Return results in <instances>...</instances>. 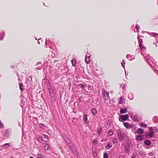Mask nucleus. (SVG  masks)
<instances>
[{
	"label": "nucleus",
	"instance_id": "b1692460",
	"mask_svg": "<svg viewBox=\"0 0 158 158\" xmlns=\"http://www.w3.org/2000/svg\"><path fill=\"white\" fill-rule=\"evenodd\" d=\"M157 117L156 116H154L153 118V120L155 121L156 123H157L158 122V121L156 120Z\"/></svg>",
	"mask_w": 158,
	"mask_h": 158
},
{
	"label": "nucleus",
	"instance_id": "a211bd4d",
	"mask_svg": "<svg viewBox=\"0 0 158 158\" xmlns=\"http://www.w3.org/2000/svg\"><path fill=\"white\" fill-rule=\"evenodd\" d=\"M112 146V143H109L108 145L106 147V148L107 149H109Z\"/></svg>",
	"mask_w": 158,
	"mask_h": 158
},
{
	"label": "nucleus",
	"instance_id": "f257e3e1",
	"mask_svg": "<svg viewBox=\"0 0 158 158\" xmlns=\"http://www.w3.org/2000/svg\"><path fill=\"white\" fill-rule=\"evenodd\" d=\"M118 137L120 141H123L124 140V132L122 131H118L117 132Z\"/></svg>",
	"mask_w": 158,
	"mask_h": 158
},
{
	"label": "nucleus",
	"instance_id": "4be33fe9",
	"mask_svg": "<svg viewBox=\"0 0 158 158\" xmlns=\"http://www.w3.org/2000/svg\"><path fill=\"white\" fill-rule=\"evenodd\" d=\"M103 158H108V153H106L104 154L103 155Z\"/></svg>",
	"mask_w": 158,
	"mask_h": 158
},
{
	"label": "nucleus",
	"instance_id": "dca6fc26",
	"mask_svg": "<svg viewBox=\"0 0 158 158\" xmlns=\"http://www.w3.org/2000/svg\"><path fill=\"white\" fill-rule=\"evenodd\" d=\"M71 61L73 66H75L76 64V60L74 59H73L71 60Z\"/></svg>",
	"mask_w": 158,
	"mask_h": 158
},
{
	"label": "nucleus",
	"instance_id": "0eeeda50",
	"mask_svg": "<svg viewBox=\"0 0 158 158\" xmlns=\"http://www.w3.org/2000/svg\"><path fill=\"white\" fill-rule=\"evenodd\" d=\"M127 112V109L126 108H121L120 112L121 114H124L126 113Z\"/></svg>",
	"mask_w": 158,
	"mask_h": 158
},
{
	"label": "nucleus",
	"instance_id": "9b49d317",
	"mask_svg": "<svg viewBox=\"0 0 158 158\" xmlns=\"http://www.w3.org/2000/svg\"><path fill=\"white\" fill-rule=\"evenodd\" d=\"M50 148V147L49 144H44L43 148L45 150H47Z\"/></svg>",
	"mask_w": 158,
	"mask_h": 158
},
{
	"label": "nucleus",
	"instance_id": "e433bc0d",
	"mask_svg": "<svg viewBox=\"0 0 158 158\" xmlns=\"http://www.w3.org/2000/svg\"><path fill=\"white\" fill-rule=\"evenodd\" d=\"M29 158H34L33 157H32V156H31V157H30Z\"/></svg>",
	"mask_w": 158,
	"mask_h": 158
},
{
	"label": "nucleus",
	"instance_id": "473e14b6",
	"mask_svg": "<svg viewBox=\"0 0 158 158\" xmlns=\"http://www.w3.org/2000/svg\"><path fill=\"white\" fill-rule=\"evenodd\" d=\"M4 127L3 124L0 122V128H2Z\"/></svg>",
	"mask_w": 158,
	"mask_h": 158
},
{
	"label": "nucleus",
	"instance_id": "7c9ffc66",
	"mask_svg": "<svg viewBox=\"0 0 158 158\" xmlns=\"http://www.w3.org/2000/svg\"><path fill=\"white\" fill-rule=\"evenodd\" d=\"M40 126L41 128H43L44 126V125L43 124H40Z\"/></svg>",
	"mask_w": 158,
	"mask_h": 158
},
{
	"label": "nucleus",
	"instance_id": "2eb2a0df",
	"mask_svg": "<svg viewBox=\"0 0 158 158\" xmlns=\"http://www.w3.org/2000/svg\"><path fill=\"white\" fill-rule=\"evenodd\" d=\"M91 112L94 114H95L97 112V110L95 109H92L91 110Z\"/></svg>",
	"mask_w": 158,
	"mask_h": 158
},
{
	"label": "nucleus",
	"instance_id": "4468645a",
	"mask_svg": "<svg viewBox=\"0 0 158 158\" xmlns=\"http://www.w3.org/2000/svg\"><path fill=\"white\" fill-rule=\"evenodd\" d=\"M144 143L145 144L149 146L151 143V142L150 141L147 140L144 141Z\"/></svg>",
	"mask_w": 158,
	"mask_h": 158
},
{
	"label": "nucleus",
	"instance_id": "7ed1b4c3",
	"mask_svg": "<svg viewBox=\"0 0 158 158\" xmlns=\"http://www.w3.org/2000/svg\"><path fill=\"white\" fill-rule=\"evenodd\" d=\"M11 130L10 129L8 128L6 130L5 132L6 136L8 138L10 137V134L11 133Z\"/></svg>",
	"mask_w": 158,
	"mask_h": 158
},
{
	"label": "nucleus",
	"instance_id": "f8f14e48",
	"mask_svg": "<svg viewBox=\"0 0 158 158\" xmlns=\"http://www.w3.org/2000/svg\"><path fill=\"white\" fill-rule=\"evenodd\" d=\"M136 132L139 134H142L143 133V130L141 128H138Z\"/></svg>",
	"mask_w": 158,
	"mask_h": 158
},
{
	"label": "nucleus",
	"instance_id": "cd10ccee",
	"mask_svg": "<svg viewBox=\"0 0 158 158\" xmlns=\"http://www.w3.org/2000/svg\"><path fill=\"white\" fill-rule=\"evenodd\" d=\"M118 142V140L116 138H114L113 139V142L114 143H117Z\"/></svg>",
	"mask_w": 158,
	"mask_h": 158
},
{
	"label": "nucleus",
	"instance_id": "9d476101",
	"mask_svg": "<svg viewBox=\"0 0 158 158\" xmlns=\"http://www.w3.org/2000/svg\"><path fill=\"white\" fill-rule=\"evenodd\" d=\"M149 129L150 130V133L148 134V136L150 137H151L152 136L154 132L153 131V129L152 127H150Z\"/></svg>",
	"mask_w": 158,
	"mask_h": 158
},
{
	"label": "nucleus",
	"instance_id": "5701e85b",
	"mask_svg": "<svg viewBox=\"0 0 158 158\" xmlns=\"http://www.w3.org/2000/svg\"><path fill=\"white\" fill-rule=\"evenodd\" d=\"M136 27L137 29V32H139V29L140 28L139 26L138 25H136Z\"/></svg>",
	"mask_w": 158,
	"mask_h": 158
},
{
	"label": "nucleus",
	"instance_id": "20e7f679",
	"mask_svg": "<svg viewBox=\"0 0 158 158\" xmlns=\"http://www.w3.org/2000/svg\"><path fill=\"white\" fill-rule=\"evenodd\" d=\"M123 123L124 127L127 129H129L133 127V126L132 125H131L127 122H123Z\"/></svg>",
	"mask_w": 158,
	"mask_h": 158
},
{
	"label": "nucleus",
	"instance_id": "6ab92c4d",
	"mask_svg": "<svg viewBox=\"0 0 158 158\" xmlns=\"http://www.w3.org/2000/svg\"><path fill=\"white\" fill-rule=\"evenodd\" d=\"M93 155L94 157H95L97 156V152L95 150H93Z\"/></svg>",
	"mask_w": 158,
	"mask_h": 158
},
{
	"label": "nucleus",
	"instance_id": "ddd939ff",
	"mask_svg": "<svg viewBox=\"0 0 158 158\" xmlns=\"http://www.w3.org/2000/svg\"><path fill=\"white\" fill-rule=\"evenodd\" d=\"M136 138L137 140L141 141L143 139V136L139 135L137 136Z\"/></svg>",
	"mask_w": 158,
	"mask_h": 158
},
{
	"label": "nucleus",
	"instance_id": "393cba45",
	"mask_svg": "<svg viewBox=\"0 0 158 158\" xmlns=\"http://www.w3.org/2000/svg\"><path fill=\"white\" fill-rule=\"evenodd\" d=\"M19 87L20 89L22 91L23 90V89L22 88V86H23L22 84V83H19Z\"/></svg>",
	"mask_w": 158,
	"mask_h": 158
},
{
	"label": "nucleus",
	"instance_id": "6e6552de",
	"mask_svg": "<svg viewBox=\"0 0 158 158\" xmlns=\"http://www.w3.org/2000/svg\"><path fill=\"white\" fill-rule=\"evenodd\" d=\"M124 98L123 97H121L118 99V104H121L124 103Z\"/></svg>",
	"mask_w": 158,
	"mask_h": 158
},
{
	"label": "nucleus",
	"instance_id": "c756f323",
	"mask_svg": "<svg viewBox=\"0 0 158 158\" xmlns=\"http://www.w3.org/2000/svg\"><path fill=\"white\" fill-rule=\"evenodd\" d=\"M7 146V148H8L9 147V144L8 143H5V144H4L3 146H2V147H4V146Z\"/></svg>",
	"mask_w": 158,
	"mask_h": 158
},
{
	"label": "nucleus",
	"instance_id": "1a4fd4ad",
	"mask_svg": "<svg viewBox=\"0 0 158 158\" xmlns=\"http://www.w3.org/2000/svg\"><path fill=\"white\" fill-rule=\"evenodd\" d=\"M83 120H84V123H88L89 122L87 116L86 114H84L83 115Z\"/></svg>",
	"mask_w": 158,
	"mask_h": 158
},
{
	"label": "nucleus",
	"instance_id": "f3484780",
	"mask_svg": "<svg viewBox=\"0 0 158 158\" xmlns=\"http://www.w3.org/2000/svg\"><path fill=\"white\" fill-rule=\"evenodd\" d=\"M140 126L141 127H143L144 128H146L147 126V125L146 124L144 123H141L140 124Z\"/></svg>",
	"mask_w": 158,
	"mask_h": 158
},
{
	"label": "nucleus",
	"instance_id": "f03ea898",
	"mask_svg": "<svg viewBox=\"0 0 158 158\" xmlns=\"http://www.w3.org/2000/svg\"><path fill=\"white\" fill-rule=\"evenodd\" d=\"M129 118L128 114L122 115L119 117V121L121 122L127 120Z\"/></svg>",
	"mask_w": 158,
	"mask_h": 158
},
{
	"label": "nucleus",
	"instance_id": "412c9836",
	"mask_svg": "<svg viewBox=\"0 0 158 158\" xmlns=\"http://www.w3.org/2000/svg\"><path fill=\"white\" fill-rule=\"evenodd\" d=\"M102 129L101 128H98L97 129V132L99 135H100L101 132L102 131Z\"/></svg>",
	"mask_w": 158,
	"mask_h": 158
},
{
	"label": "nucleus",
	"instance_id": "c9c22d12",
	"mask_svg": "<svg viewBox=\"0 0 158 158\" xmlns=\"http://www.w3.org/2000/svg\"><path fill=\"white\" fill-rule=\"evenodd\" d=\"M123 64H122V66L123 68H124V67L123 66Z\"/></svg>",
	"mask_w": 158,
	"mask_h": 158
},
{
	"label": "nucleus",
	"instance_id": "a878e982",
	"mask_svg": "<svg viewBox=\"0 0 158 158\" xmlns=\"http://www.w3.org/2000/svg\"><path fill=\"white\" fill-rule=\"evenodd\" d=\"M85 61H86V63L87 64H88L89 63V62H90L89 60V59H88H88L87 58L86 56V58H85Z\"/></svg>",
	"mask_w": 158,
	"mask_h": 158
},
{
	"label": "nucleus",
	"instance_id": "39448f33",
	"mask_svg": "<svg viewBox=\"0 0 158 158\" xmlns=\"http://www.w3.org/2000/svg\"><path fill=\"white\" fill-rule=\"evenodd\" d=\"M41 138L45 142H48L49 141V138L48 136L45 135H43L41 137Z\"/></svg>",
	"mask_w": 158,
	"mask_h": 158
},
{
	"label": "nucleus",
	"instance_id": "f704fd0d",
	"mask_svg": "<svg viewBox=\"0 0 158 158\" xmlns=\"http://www.w3.org/2000/svg\"><path fill=\"white\" fill-rule=\"evenodd\" d=\"M123 64H122V66L123 68H124V67L123 66Z\"/></svg>",
	"mask_w": 158,
	"mask_h": 158
},
{
	"label": "nucleus",
	"instance_id": "aec40b11",
	"mask_svg": "<svg viewBox=\"0 0 158 158\" xmlns=\"http://www.w3.org/2000/svg\"><path fill=\"white\" fill-rule=\"evenodd\" d=\"M113 131L112 130H110L108 131V134L109 136H110L113 134Z\"/></svg>",
	"mask_w": 158,
	"mask_h": 158
},
{
	"label": "nucleus",
	"instance_id": "c85d7f7f",
	"mask_svg": "<svg viewBox=\"0 0 158 158\" xmlns=\"http://www.w3.org/2000/svg\"><path fill=\"white\" fill-rule=\"evenodd\" d=\"M98 143V141L96 139H94L93 140V143L94 144H97Z\"/></svg>",
	"mask_w": 158,
	"mask_h": 158
},
{
	"label": "nucleus",
	"instance_id": "72a5a7b5",
	"mask_svg": "<svg viewBox=\"0 0 158 158\" xmlns=\"http://www.w3.org/2000/svg\"><path fill=\"white\" fill-rule=\"evenodd\" d=\"M132 158H135V156H133V155L132 156Z\"/></svg>",
	"mask_w": 158,
	"mask_h": 158
},
{
	"label": "nucleus",
	"instance_id": "423d86ee",
	"mask_svg": "<svg viewBox=\"0 0 158 158\" xmlns=\"http://www.w3.org/2000/svg\"><path fill=\"white\" fill-rule=\"evenodd\" d=\"M103 97L105 101H107L108 99V94L106 92H103Z\"/></svg>",
	"mask_w": 158,
	"mask_h": 158
},
{
	"label": "nucleus",
	"instance_id": "2f4dec72",
	"mask_svg": "<svg viewBox=\"0 0 158 158\" xmlns=\"http://www.w3.org/2000/svg\"><path fill=\"white\" fill-rule=\"evenodd\" d=\"M38 158H42V155L40 154H38Z\"/></svg>",
	"mask_w": 158,
	"mask_h": 158
},
{
	"label": "nucleus",
	"instance_id": "bb28decb",
	"mask_svg": "<svg viewBox=\"0 0 158 158\" xmlns=\"http://www.w3.org/2000/svg\"><path fill=\"white\" fill-rule=\"evenodd\" d=\"M79 86L81 87V88H85V85H83L82 84H80Z\"/></svg>",
	"mask_w": 158,
	"mask_h": 158
}]
</instances>
